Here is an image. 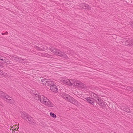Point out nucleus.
<instances>
[{"instance_id": "nucleus-1", "label": "nucleus", "mask_w": 133, "mask_h": 133, "mask_svg": "<svg viewBox=\"0 0 133 133\" xmlns=\"http://www.w3.org/2000/svg\"><path fill=\"white\" fill-rule=\"evenodd\" d=\"M0 97L8 103L12 104L13 102L12 98L7 94L0 91Z\"/></svg>"}, {"instance_id": "nucleus-2", "label": "nucleus", "mask_w": 133, "mask_h": 133, "mask_svg": "<svg viewBox=\"0 0 133 133\" xmlns=\"http://www.w3.org/2000/svg\"><path fill=\"white\" fill-rule=\"evenodd\" d=\"M64 97L65 99L68 101L72 104H74L76 105L77 106H79V105L80 104L79 102L77 101L75 99L70 97L69 95L66 94V95L64 96Z\"/></svg>"}, {"instance_id": "nucleus-3", "label": "nucleus", "mask_w": 133, "mask_h": 133, "mask_svg": "<svg viewBox=\"0 0 133 133\" xmlns=\"http://www.w3.org/2000/svg\"><path fill=\"white\" fill-rule=\"evenodd\" d=\"M42 99H40V102L42 103L49 107H52L54 106V104L52 103L46 97L42 95Z\"/></svg>"}, {"instance_id": "nucleus-4", "label": "nucleus", "mask_w": 133, "mask_h": 133, "mask_svg": "<svg viewBox=\"0 0 133 133\" xmlns=\"http://www.w3.org/2000/svg\"><path fill=\"white\" fill-rule=\"evenodd\" d=\"M75 86L77 88H82L83 89L86 88L87 87L85 84L77 81L75 83Z\"/></svg>"}, {"instance_id": "nucleus-5", "label": "nucleus", "mask_w": 133, "mask_h": 133, "mask_svg": "<svg viewBox=\"0 0 133 133\" xmlns=\"http://www.w3.org/2000/svg\"><path fill=\"white\" fill-rule=\"evenodd\" d=\"M75 86L77 88H82L83 89L86 88L87 87L85 84L77 81L75 83Z\"/></svg>"}, {"instance_id": "nucleus-6", "label": "nucleus", "mask_w": 133, "mask_h": 133, "mask_svg": "<svg viewBox=\"0 0 133 133\" xmlns=\"http://www.w3.org/2000/svg\"><path fill=\"white\" fill-rule=\"evenodd\" d=\"M56 55H57L58 56L62 57H63L66 59H69L68 57L67 56L66 54H64L63 52L61 51L58 50Z\"/></svg>"}, {"instance_id": "nucleus-7", "label": "nucleus", "mask_w": 133, "mask_h": 133, "mask_svg": "<svg viewBox=\"0 0 133 133\" xmlns=\"http://www.w3.org/2000/svg\"><path fill=\"white\" fill-rule=\"evenodd\" d=\"M96 104H95L96 105H97V104H98L99 105V106L101 107L102 108L106 107V105L105 102L100 98L98 99L97 103H96Z\"/></svg>"}, {"instance_id": "nucleus-8", "label": "nucleus", "mask_w": 133, "mask_h": 133, "mask_svg": "<svg viewBox=\"0 0 133 133\" xmlns=\"http://www.w3.org/2000/svg\"><path fill=\"white\" fill-rule=\"evenodd\" d=\"M85 99L88 103L91 104L93 106L96 107V105L95 104V103L96 102L94 100V99L91 97H86Z\"/></svg>"}, {"instance_id": "nucleus-9", "label": "nucleus", "mask_w": 133, "mask_h": 133, "mask_svg": "<svg viewBox=\"0 0 133 133\" xmlns=\"http://www.w3.org/2000/svg\"><path fill=\"white\" fill-rule=\"evenodd\" d=\"M91 94V98L94 99V100L97 103L98 99H100V98L97 94L94 92H92Z\"/></svg>"}, {"instance_id": "nucleus-10", "label": "nucleus", "mask_w": 133, "mask_h": 133, "mask_svg": "<svg viewBox=\"0 0 133 133\" xmlns=\"http://www.w3.org/2000/svg\"><path fill=\"white\" fill-rule=\"evenodd\" d=\"M125 44L126 45H129L131 47H133V40L130 39L126 41Z\"/></svg>"}, {"instance_id": "nucleus-11", "label": "nucleus", "mask_w": 133, "mask_h": 133, "mask_svg": "<svg viewBox=\"0 0 133 133\" xmlns=\"http://www.w3.org/2000/svg\"><path fill=\"white\" fill-rule=\"evenodd\" d=\"M50 89L51 91L55 92H57L58 91L57 86L54 83L52 86H50Z\"/></svg>"}, {"instance_id": "nucleus-12", "label": "nucleus", "mask_w": 133, "mask_h": 133, "mask_svg": "<svg viewBox=\"0 0 133 133\" xmlns=\"http://www.w3.org/2000/svg\"><path fill=\"white\" fill-rule=\"evenodd\" d=\"M21 115L22 118L26 120L27 117L29 115L28 114L24 111H23L21 113Z\"/></svg>"}, {"instance_id": "nucleus-13", "label": "nucleus", "mask_w": 133, "mask_h": 133, "mask_svg": "<svg viewBox=\"0 0 133 133\" xmlns=\"http://www.w3.org/2000/svg\"><path fill=\"white\" fill-rule=\"evenodd\" d=\"M81 5L84 9H87V10H90L91 9L90 6L87 4L83 3L81 4Z\"/></svg>"}, {"instance_id": "nucleus-14", "label": "nucleus", "mask_w": 133, "mask_h": 133, "mask_svg": "<svg viewBox=\"0 0 133 133\" xmlns=\"http://www.w3.org/2000/svg\"><path fill=\"white\" fill-rule=\"evenodd\" d=\"M76 81H77L73 79H71L70 80H69L68 85L70 86L72 85L75 86Z\"/></svg>"}, {"instance_id": "nucleus-15", "label": "nucleus", "mask_w": 133, "mask_h": 133, "mask_svg": "<svg viewBox=\"0 0 133 133\" xmlns=\"http://www.w3.org/2000/svg\"><path fill=\"white\" fill-rule=\"evenodd\" d=\"M54 84V82L51 81L50 80L48 79L46 82L45 83V85L47 87L48 86H50H50H52V84Z\"/></svg>"}, {"instance_id": "nucleus-16", "label": "nucleus", "mask_w": 133, "mask_h": 133, "mask_svg": "<svg viewBox=\"0 0 133 133\" xmlns=\"http://www.w3.org/2000/svg\"><path fill=\"white\" fill-rule=\"evenodd\" d=\"M11 57L12 59L16 61H19L21 59V57H18L16 56H11Z\"/></svg>"}, {"instance_id": "nucleus-17", "label": "nucleus", "mask_w": 133, "mask_h": 133, "mask_svg": "<svg viewBox=\"0 0 133 133\" xmlns=\"http://www.w3.org/2000/svg\"><path fill=\"white\" fill-rule=\"evenodd\" d=\"M50 49L51 51L52 52L55 54H56L58 49H57L56 48L52 46H50Z\"/></svg>"}, {"instance_id": "nucleus-18", "label": "nucleus", "mask_w": 133, "mask_h": 133, "mask_svg": "<svg viewBox=\"0 0 133 133\" xmlns=\"http://www.w3.org/2000/svg\"><path fill=\"white\" fill-rule=\"evenodd\" d=\"M27 119H28L29 122L30 123L32 124L34 122H33L34 119L32 118L31 117L30 115H29L28 117H27Z\"/></svg>"}, {"instance_id": "nucleus-19", "label": "nucleus", "mask_w": 133, "mask_h": 133, "mask_svg": "<svg viewBox=\"0 0 133 133\" xmlns=\"http://www.w3.org/2000/svg\"><path fill=\"white\" fill-rule=\"evenodd\" d=\"M38 55L39 56L41 55L42 57H48L50 56V55L49 54H48L47 53H39L38 54Z\"/></svg>"}, {"instance_id": "nucleus-20", "label": "nucleus", "mask_w": 133, "mask_h": 133, "mask_svg": "<svg viewBox=\"0 0 133 133\" xmlns=\"http://www.w3.org/2000/svg\"><path fill=\"white\" fill-rule=\"evenodd\" d=\"M42 97L41 96L38 94H35V99L37 100H39L40 101V99H42Z\"/></svg>"}, {"instance_id": "nucleus-21", "label": "nucleus", "mask_w": 133, "mask_h": 133, "mask_svg": "<svg viewBox=\"0 0 133 133\" xmlns=\"http://www.w3.org/2000/svg\"><path fill=\"white\" fill-rule=\"evenodd\" d=\"M69 80L68 79H65L63 81V83L67 85H68Z\"/></svg>"}, {"instance_id": "nucleus-22", "label": "nucleus", "mask_w": 133, "mask_h": 133, "mask_svg": "<svg viewBox=\"0 0 133 133\" xmlns=\"http://www.w3.org/2000/svg\"><path fill=\"white\" fill-rule=\"evenodd\" d=\"M123 110L128 113L130 112V109L128 108H124L123 109Z\"/></svg>"}, {"instance_id": "nucleus-23", "label": "nucleus", "mask_w": 133, "mask_h": 133, "mask_svg": "<svg viewBox=\"0 0 133 133\" xmlns=\"http://www.w3.org/2000/svg\"><path fill=\"white\" fill-rule=\"evenodd\" d=\"M50 114L51 116L52 117L54 118H56V116L55 114L54 113L52 112H50Z\"/></svg>"}, {"instance_id": "nucleus-24", "label": "nucleus", "mask_w": 133, "mask_h": 133, "mask_svg": "<svg viewBox=\"0 0 133 133\" xmlns=\"http://www.w3.org/2000/svg\"><path fill=\"white\" fill-rule=\"evenodd\" d=\"M48 79H43L42 80V83L43 84H44L45 85V83L47 81Z\"/></svg>"}, {"instance_id": "nucleus-25", "label": "nucleus", "mask_w": 133, "mask_h": 133, "mask_svg": "<svg viewBox=\"0 0 133 133\" xmlns=\"http://www.w3.org/2000/svg\"><path fill=\"white\" fill-rule=\"evenodd\" d=\"M35 48L37 50L41 51L43 49L42 48H41L39 47L38 46H36L35 47Z\"/></svg>"}, {"instance_id": "nucleus-26", "label": "nucleus", "mask_w": 133, "mask_h": 133, "mask_svg": "<svg viewBox=\"0 0 133 133\" xmlns=\"http://www.w3.org/2000/svg\"><path fill=\"white\" fill-rule=\"evenodd\" d=\"M10 61L9 60L6 59V58H5L4 59V61L3 62L5 63H7L8 62H10Z\"/></svg>"}, {"instance_id": "nucleus-27", "label": "nucleus", "mask_w": 133, "mask_h": 133, "mask_svg": "<svg viewBox=\"0 0 133 133\" xmlns=\"http://www.w3.org/2000/svg\"><path fill=\"white\" fill-rule=\"evenodd\" d=\"M126 89L128 90L131 91L132 90V87H127L126 88Z\"/></svg>"}, {"instance_id": "nucleus-28", "label": "nucleus", "mask_w": 133, "mask_h": 133, "mask_svg": "<svg viewBox=\"0 0 133 133\" xmlns=\"http://www.w3.org/2000/svg\"><path fill=\"white\" fill-rule=\"evenodd\" d=\"M5 58V57H2L1 56H0V60L2 61H3L4 60V59Z\"/></svg>"}, {"instance_id": "nucleus-29", "label": "nucleus", "mask_w": 133, "mask_h": 133, "mask_svg": "<svg viewBox=\"0 0 133 133\" xmlns=\"http://www.w3.org/2000/svg\"><path fill=\"white\" fill-rule=\"evenodd\" d=\"M3 74V72L2 71L0 70V75H2Z\"/></svg>"}, {"instance_id": "nucleus-30", "label": "nucleus", "mask_w": 133, "mask_h": 133, "mask_svg": "<svg viewBox=\"0 0 133 133\" xmlns=\"http://www.w3.org/2000/svg\"><path fill=\"white\" fill-rule=\"evenodd\" d=\"M3 67V66L2 65V64H1L0 65V68H2Z\"/></svg>"}, {"instance_id": "nucleus-31", "label": "nucleus", "mask_w": 133, "mask_h": 133, "mask_svg": "<svg viewBox=\"0 0 133 133\" xmlns=\"http://www.w3.org/2000/svg\"><path fill=\"white\" fill-rule=\"evenodd\" d=\"M131 26L133 28V22H131Z\"/></svg>"}, {"instance_id": "nucleus-32", "label": "nucleus", "mask_w": 133, "mask_h": 133, "mask_svg": "<svg viewBox=\"0 0 133 133\" xmlns=\"http://www.w3.org/2000/svg\"><path fill=\"white\" fill-rule=\"evenodd\" d=\"M70 50H68V51H67V52H68V53H70Z\"/></svg>"}, {"instance_id": "nucleus-33", "label": "nucleus", "mask_w": 133, "mask_h": 133, "mask_svg": "<svg viewBox=\"0 0 133 133\" xmlns=\"http://www.w3.org/2000/svg\"><path fill=\"white\" fill-rule=\"evenodd\" d=\"M21 59H22V60L23 61H24V60H26L25 59H22L21 58Z\"/></svg>"}, {"instance_id": "nucleus-34", "label": "nucleus", "mask_w": 133, "mask_h": 133, "mask_svg": "<svg viewBox=\"0 0 133 133\" xmlns=\"http://www.w3.org/2000/svg\"><path fill=\"white\" fill-rule=\"evenodd\" d=\"M5 34H8V32H6Z\"/></svg>"}, {"instance_id": "nucleus-35", "label": "nucleus", "mask_w": 133, "mask_h": 133, "mask_svg": "<svg viewBox=\"0 0 133 133\" xmlns=\"http://www.w3.org/2000/svg\"><path fill=\"white\" fill-rule=\"evenodd\" d=\"M131 91H133V88L132 87V90Z\"/></svg>"}, {"instance_id": "nucleus-36", "label": "nucleus", "mask_w": 133, "mask_h": 133, "mask_svg": "<svg viewBox=\"0 0 133 133\" xmlns=\"http://www.w3.org/2000/svg\"><path fill=\"white\" fill-rule=\"evenodd\" d=\"M5 34V33H2V35H4Z\"/></svg>"}, {"instance_id": "nucleus-37", "label": "nucleus", "mask_w": 133, "mask_h": 133, "mask_svg": "<svg viewBox=\"0 0 133 133\" xmlns=\"http://www.w3.org/2000/svg\"><path fill=\"white\" fill-rule=\"evenodd\" d=\"M3 63V62H1L0 63Z\"/></svg>"}, {"instance_id": "nucleus-38", "label": "nucleus", "mask_w": 133, "mask_h": 133, "mask_svg": "<svg viewBox=\"0 0 133 133\" xmlns=\"http://www.w3.org/2000/svg\"><path fill=\"white\" fill-rule=\"evenodd\" d=\"M72 52V53H71V54H72L73 52Z\"/></svg>"}, {"instance_id": "nucleus-39", "label": "nucleus", "mask_w": 133, "mask_h": 133, "mask_svg": "<svg viewBox=\"0 0 133 133\" xmlns=\"http://www.w3.org/2000/svg\"><path fill=\"white\" fill-rule=\"evenodd\" d=\"M1 64H0V65H1Z\"/></svg>"}]
</instances>
